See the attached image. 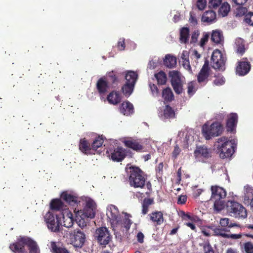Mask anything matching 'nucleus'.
Masks as SVG:
<instances>
[{
    "label": "nucleus",
    "mask_w": 253,
    "mask_h": 253,
    "mask_svg": "<svg viewBox=\"0 0 253 253\" xmlns=\"http://www.w3.org/2000/svg\"><path fill=\"white\" fill-rule=\"evenodd\" d=\"M253 199V188L252 187H247L244 195V200L245 201L252 200Z\"/></svg>",
    "instance_id": "nucleus-48"
},
{
    "label": "nucleus",
    "mask_w": 253,
    "mask_h": 253,
    "mask_svg": "<svg viewBox=\"0 0 253 253\" xmlns=\"http://www.w3.org/2000/svg\"><path fill=\"white\" fill-rule=\"evenodd\" d=\"M107 99L110 104L117 105L121 102L122 96L119 91H112L107 95Z\"/></svg>",
    "instance_id": "nucleus-26"
},
{
    "label": "nucleus",
    "mask_w": 253,
    "mask_h": 253,
    "mask_svg": "<svg viewBox=\"0 0 253 253\" xmlns=\"http://www.w3.org/2000/svg\"><path fill=\"white\" fill-rule=\"evenodd\" d=\"M150 220L155 225H161L164 220L163 213L160 211H155L148 215Z\"/></svg>",
    "instance_id": "nucleus-24"
},
{
    "label": "nucleus",
    "mask_w": 253,
    "mask_h": 253,
    "mask_svg": "<svg viewBox=\"0 0 253 253\" xmlns=\"http://www.w3.org/2000/svg\"><path fill=\"white\" fill-rule=\"evenodd\" d=\"M126 45L125 42V39L121 38L117 43V47L119 50H124L125 49Z\"/></svg>",
    "instance_id": "nucleus-56"
},
{
    "label": "nucleus",
    "mask_w": 253,
    "mask_h": 253,
    "mask_svg": "<svg viewBox=\"0 0 253 253\" xmlns=\"http://www.w3.org/2000/svg\"><path fill=\"white\" fill-rule=\"evenodd\" d=\"M79 147V150L85 155H88L95 154L92 151L90 143L85 138H81L80 140Z\"/></svg>",
    "instance_id": "nucleus-21"
},
{
    "label": "nucleus",
    "mask_w": 253,
    "mask_h": 253,
    "mask_svg": "<svg viewBox=\"0 0 253 253\" xmlns=\"http://www.w3.org/2000/svg\"><path fill=\"white\" fill-rule=\"evenodd\" d=\"M213 232L215 235L221 236L225 238L237 239L242 237V235L240 234H226L225 233V230L219 227L215 228L213 229Z\"/></svg>",
    "instance_id": "nucleus-22"
},
{
    "label": "nucleus",
    "mask_w": 253,
    "mask_h": 253,
    "mask_svg": "<svg viewBox=\"0 0 253 253\" xmlns=\"http://www.w3.org/2000/svg\"><path fill=\"white\" fill-rule=\"evenodd\" d=\"M125 78L126 83H129L135 84L138 79V74L136 72L133 71H126L125 72Z\"/></svg>",
    "instance_id": "nucleus-30"
},
{
    "label": "nucleus",
    "mask_w": 253,
    "mask_h": 253,
    "mask_svg": "<svg viewBox=\"0 0 253 253\" xmlns=\"http://www.w3.org/2000/svg\"><path fill=\"white\" fill-rule=\"evenodd\" d=\"M244 249L246 253H253V244L251 242L245 243Z\"/></svg>",
    "instance_id": "nucleus-51"
},
{
    "label": "nucleus",
    "mask_w": 253,
    "mask_h": 253,
    "mask_svg": "<svg viewBox=\"0 0 253 253\" xmlns=\"http://www.w3.org/2000/svg\"><path fill=\"white\" fill-rule=\"evenodd\" d=\"M209 37V35L207 34L204 35V36L202 37L200 41V45L201 46H204L205 44V43L208 42Z\"/></svg>",
    "instance_id": "nucleus-62"
},
{
    "label": "nucleus",
    "mask_w": 253,
    "mask_h": 253,
    "mask_svg": "<svg viewBox=\"0 0 253 253\" xmlns=\"http://www.w3.org/2000/svg\"><path fill=\"white\" fill-rule=\"evenodd\" d=\"M95 238L100 245L105 246L110 242L111 236L106 227H102L96 230Z\"/></svg>",
    "instance_id": "nucleus-8"
},
{
    "label": "nucleus",
    "mask_w": 253,
    "mask_h": 253,
    "mask_svg": "<svg viewBox=\"0 0 253 253\" xmlns=\"http://www.w3.org/2000/svg\"><path fill=\"white\" fill-rule=\"evenodd\" d=\"M96 87L100 96L102 97L107 93L108 89L111 87L106 81L105 78L101 77L97 81Z\"/></svg>",
    "instance_id": "nucleus-18"
},
{
    "label": "nucleus",
    "mask_w": 253,
    "mask_h": 253,
    "mask_svg": "<svg viewBox=\"0 0 253 253\" xmlns=\"http://www.w3.org/2000/svg\"><path fill=\"white\" fill-rule=\"evenodd\" d=\"M64 204L60 199H54L50 203V208L51 210L60 211L64 209Z\"/></svg>",
    "instance_id": "nucleus-31"
},
{
    "label": "nucleus",
    "mask_w": 253,
    "mask_h": 253,
    "mask_svg": "<svg viewBox=\"0 0 253 253\" xmlns=\"http://www.w3.org/2000/svg\"><path fill=\"white\" fill-rule=\"evenodd\" d=\"M120 112L124 115L128 116L133 113V105L129 101L124 102L119 108Z\"/></svg>",
    "instance_id": "nucleus-27"
},
{
    "label": "nucleus",
    "mask_w": 253,
    "mask_h": 253,
    "mask_svg": "<svg viewBox=\"0 0 253 253\" xmlns=\"http://www.w3.org/2000/svg\"><path fill=\"white\" fill-rule=\"evenodd\" d=\"M164 164L163 163H160L156 167V174L158 175L161 176L163 171Z\"/></svg>",
    "instance_id": "nucleus-58"
},
{
    "label": "nucleus",
    "mask_w": 253,
    "mask_h": 253,
    "mask_svg": "<svg viewBox=\"0 0 253 253\" xmlns=\"http://www.w3.org/2000/svg\"><path fill=\"white\" fill-rule=\"evenodd\" d=\"M44 219L48 229L51 232L58 233L61 231L62 224L59 215H54L52 212L48 211L44 215Z\"/></svg>",
    "instance_id": "nucleus-6"
},
{
    "label": "nucleus",
    "mask_w": 253,
    "mask_h": 253,
    "mask_svg": "<svg viewBox=\"0 0 253 253\" xmlns=\"http://www.w3.org/2000/svg\"><path fill=\"white\" fill-rule=\"evenodd\" d=\"M215 79L213 81V84L215 85H223L225 82V78L220 74L214 76Z\"/></svg>",
    "instance_id": "nucleus-49"
},
{
    "label": "nucleus",
    "mask_w": 253,
    "mask_h": 253,
    "mask_svg": "<svg viewBox=\"0 0 253 253\" xmlns=\"http://www.w3.org/2000/svg\"><path fill=\"white\" fill-rule=\"evenodd\" d=\"M63 226L67 227H71L74 223L72 213L69 211L68 212L66 215H63Z\"/></svg>",
    "instance_id": "nucleus-39"
},
{
    "label": "nucleus",
    "mask_w": 253,
    "mask_h": 253,
    "mask_svg": "<svg viewBox=\"0 0 253 253\" xmlns=\"http://www.w3.org/2000/svg\"><path fill=\"white\" fill-rule=\"evenodd\" d=\"M27 237H22L18 238L16 242L10 245V249L15 253H25V246L26 245L24 243L23 240L27 239Z\"/></svg>",
    "instance_id": "nucleus-16"
},
{
    "label": "nucleus",
    "mask_w": 253,
    "mask_h": 253,
    "mask_svg": "<svg viewBox=\"0 0 253 253\" xmlns=\"http://www.w3.org/2000/svg\"><path fill=\"white\" fill-rule=\"evenodd\" d=\"M177 63L176 58L170 54H167L165 56L164 60V65L169 68H172L176 66Z\"/></svg>",
    "instance_id": "nucleus-34"
},
{
    "label": "nucleus",
    "mask_w": 253,
    "mask_h": 253,
    "mask_svg": "<svg viewBox=\"0 0 253 253\" xmlns=\"http://www.w3.org/2000/svg\"><path fill=\"white\" fill-rule=\"evenodd\" d=\"M251 69V64L247 57L243 58L242 60L238 62L236 68V74L240 76H244L248 74Z\"/></svg>",
    "instance_id": "nucleus-14"
},
{
    "label": "nucleus",
    "mask_w": 253,
    "mask_h": 253,
    "mask_svg": "<svg viewBox=\"0 0 253 253\" xmlns=\"http://www.w3.org/2000/svg\"><path fill=\"white\" fill-rule=\"evenodd\" d=\"M104 141V138L102 135L96 137L91 145L92 151L94 152L98 148L101 147Z\"/></svg>",
    "instance_id": "nucleus-37"
},
{
    "label": "nucleus",
    "mask_w": 253,
    "mask_h": 253,
    "mask_svg": "<svg viewBox=\"0 0 253 253\" xmlns=\"http://www.w3.org/2000/svg\"><path fill=\"white\" fill-rule=\"evenodd\" d=\"M230 10V6L228 2H223L218 9L219 15L227 16Z\"/></svg>",
    "instance_id": "nucleus-42"
},
{
    "label": "nucleus",
    "mask_w": 253,
    "mask_h": 253,
    "mask_svg": "<svg viewBox=\"0 0 253 253\" xmlns=\"http://www.w3.org/2000/svg\"><path fill=\"white\" fill-rule=\"evenodd\" d=\"M225 206L230 216L238 219H244L247 217V210L241 204L234 200H228Z\"/></svg>",
    "instance_id": "nucleus-3"
},
{
    "label": "nucleus",
    "mask_w": 253,
    "mask_h": 253,
    "mask_svg": "<svg viewBox=\"0 0 253 253\" xmlns=\"http://www.w3.org/2000/svg\"><path fill=\"white\" fill-rule=\"evenodd\" d=\"M206 4L207 1L206 0H197V7L200 10H203L205 8Z\"/></svg>",
    "instance_id": "nucleus-54"
},
{
    "label": "nucleus",
    "mask_w": 253,
    "mask_h": 253,
    "mask_svg": "<svg viewBox=\"0 0 253 253\" xmlns=\"http://www.w3.org/2000/svg\"><path fill=\"white\" fill-rule=\"evenodd\" d=\"M187 93L188 95L191 96L193 95L195 92V89L194 86V84L193 82H190L188 84L187 86Z\"/></svg>",
    "instance_id": "nucleus-52"
},
{
    "label": "nucleus",
    "mask_w": 253,
    "mask_h": 253,
    "mask_svg": "<svg viewBox=\"0 0 253 253\" xmlns=\"http://www.w3.org/2000/svg\"><path fill=\"white\" fill-rule=\"evenodd\" d=\"M137 240L139 243L144 242V234L141 232H139L136 235Z\"/></svg>",
    "instance_id": "nucleus-61"
},
{
    "label": "nucleus",
    "mask_w": 253,
    "mask_h": 253,
    "mask_svg": "<svg viewBox=\"0 0 253 253\" xmlns=\"http://www.w3.org/2000/svg\"><path fill=\"white\" fill-rule=\"evenodd\" d=\"M50 247L52 253H71L66 247L63 245L60 246L55 242H51Z\"/></svg>",
    "instance_id": "nucleus-28"
},
{
    "label": "nucleus",
    "mask_w": 253,
    "mask_h": 253,
    "mask_svg": "<svg viewBox=\"0 0 253 253\" xmlns=\"http://www.w3.org/2000/svg\"><path fill=\"white\" fill-rule=\"evenodd\" d=\"M126 149L122 147L118 146L115 148L111 153V159L115 162H122L126 157Z\"/></svg>",
    "instance_id": "nucleus-17"
},
{
    "label": "nucleus",
    "mask_w": 253,
    "mask_h": 253,
    "mask_svg": "<svg viewBox=\"0 0 253 253\" xmlns=\"http://www.w3.org/2000/svg\"><path fill=\"white\" fill-rule=\"evenodd\" d=\"M171 77V84L176 94H180L182 93L183 83L179 77V72L177 71H173L169 73Z\"/></svg>",
    "instance_id": "nucleus-11"
},
{
    "label": "nucleus",
    "mask_w": 253,
    "mask_h": 253,
    "mask_svg": "<svg viewBox=\"0 0 253 253\" xmlns=\"http://www.w3.org/2000/svg\"><path fill=\"white\" fill-rule=\"evenodd\" d=\"M223 125L218 122H214L211 125L204 124L202 126V133L206 140L220 135L223 131Z\"/></svg>",
    "instance_id": "nucleus-4"
},
{
    "label": "nucleus",
    "mask_w": 253,
    "mask_h": 253,
    "mask_svg": "<svg viewBox=\"0 0 253 253\" xmlns=\"http://www.w3.org/2000/svg\"><path fill=\"white\" fill-rule=\"evenodd\" d=\"M126 171L131 187L143 188L146 182L147 176L144 172L138 167L126 165Z\"/></svg>",
    "instance_id": "nucleus-1"
},
{
    "label": "nucleus",
    "mask_w": 253,
    "mask_h": 253,
    "mask_svg": "<svg viewBox=\"0 0 253 253\" xmlns=\"http://www.w3.org/2000/svg\"><path fill=\"white\" fill-rule=\"evenodd\" d=\"M201 20L203 22H207L209 24H212L216 21V17H201Z\"/></svg>",
    "instance_id": "nucleus-53"
},
{
    "label": "nucleus",
    "mask_w": 253,
    "mask_h": 253,
    "mask_svg": "<svg viewBox=\"0 0 253 253\" xmlns=\"http://www.w3.org/2000/svg\"><path fill=\"white\" fill-rule=\"evenodd\" d=\"M211 200L223 199L226 196V191L222 187L218 186L211 187Z\"/></svg>",
    "instance_id": "nucleus-20"
},
{
    "label": "nucleus",
    "mask_w": 253,
    "mask_h": 253,
    "mask_svg": "<svg viewBox=\"0 0 253 253\" xmlns=\"http://www.w3.org/2000/svg\"><path fill=\"white\" fill-rule=\"evenodd\" d=\"M226 57L219 49L213 50L211 60V65L212 68L219 71H224L225 69Z\"/></svg>",
    "instance_id": "nucleus-5"
},
{
    "label": "nucleus",
    "mask_w": 253,
    "mask_h": 253,
    "mask_svg": "<svg viewBox=\"0 0 253 253\" xmlns=\"http://www.w3.org/2000/svg\"><path fill=\"white\" fill-rule=\"evenodd\" d=\"M61 197L70 205L76 204L80 202L78 201L77 197L69 194L67 192H63L61 195Z\"/></svg>",
    "instance_id": "nucleus-32"
},
{
    "label": "nucleus",
    "mask_w": 253,
    "mask_h": 253,
    "mask_svg": "<svg viewBox=\"0 0 253 253\" xmlns=\"http://www.w3.org/2000/svg\"><path fill=\"white\" fill-rule=\"evenodd\" d=\"M150 89L153 94H158L159 93V89L156 85L154 84H150Z\"/></svg>",
    "instance_id": "nucleus-63"
},
{
    "label": "nucleus",
    "mask_w": 253,
    "mask_h": 253,
    "mask_svg": "<svg viewBox=\"0 0 253 253\" xmlns=\"http://www.w3.org/2000/svg\"><path fill=\"white\" fill-rule=\"evenodd\" d=\"M221 226L223 227H228L231 228L235 226H238V224L236 223L230 222V220L228 218H221L219 222Z\"/></svg>",
    "instance_id": "nucleus-47"
},
{
    "label": "nucleus",
    "mask_w": 253,
    "mask_h": 253,
    "mask_svg": "<svg viewBox=\"0 0 253 253\" xmlns=\"http://www.w3.org/2000/svg\"><path fill=\"white\" fill-rule=\"evenodd\" d=\"M107 215L109 219L112 226H114L120 221L119 219L121 216L118 208L114 205H111L107 208Z\"/></svg>",
    "instance_id": "nucleus-12"
},
{
    "label": "nucleus",
    "mask_w": 253,
    "mask_h": 253,
    "mask_svg": "<svg viewBox=\"0 0 253 253\" xmlns=\"http://www.w3.org/2000/svg\"><path fill=\"white\" fill-rule=\"evenodd\" d=\"M131 217V215L130 214L125 212L124 218L122 219V217H121L119 219L120 222L117 223L116 225H114V226L117 227L118 226H120L121 227H124L126 231H128L132 223V221L129 219Z\"/></svg>",
    "instance_id": "nucleus-25"
},
{
    "label": "nucleus",
    "mask_w": 253,
    "mask_h": 253,
    "mask_svg": "<svg viewBox=\"0 0 253 253\" xmlns=\"http://www.w3.org/2000/svg\"><path fill=\"white\" fill-rule=\"evenodd\" d=\"M217 142L221 143L217 146V150L221 159H225L232 156L235 152L237 144L235 139L229 140L225 136L218 139Z\"/></svg>",
    "instance_id": "nucleus-2"
},
{
    "label": "nucleus",
    "mask_w": 253,
    "mask_h": 253,
    "mask_svg": "<svg viewBox=\"0 0 253 253\" xmlns=\"http://www.w3.org/2000/svg\"><path fill=\"white\" fill-rule=\"evenodd\" d=\"M154 204L153 198H144L142 203V214L143 215L146 214L148 212L149 206Z\"/></svg>",
    "instance_id": "nucleus-35"
},
{
    "label": "nucleus",
    "mask_w": 253,
    "mask_h": 253,
    "mask_svg": "<svg viewBox=\"0 0 253 253\" xmlns=\"http://www.w3.org/2000/svg\"><path fill=\"white\" fill-rule=\"evenodd\" d=\"M238 117L236 113H232L228 116L226 124V127L227 131L233 132L235 130L238 123Z\"/></svg>",
    "instance_id": "nucleus-19"
},
{
    "label": "nucleus",
    "mask_w": 253,
    "mask_h": 253,
    "mask_svg": "<svg viewBox=\"0 0 253 253\" xmlns=\"http://www.w3.org/2000/svg\"><path fill=\"white\" fill-rule=\"evenodd\" d=\"M175 115L173 109L169 105H166L164 110V117L166 119H171L174 118Z\"/></svg>",
    "instance_id": "nucleus-43"
},
{
    "label": "nucleus",
    "mask_w": 253,
    "mask_h": 253,
    "mask_svg": "<svg viewBox=\"0 0 253 253\" xmlns=\"http://www.w3.org/2000/svg\"><path fill=\"white\" fill-rule=\"evenodd\" d=\"M194 154L197 159H207L211 157V151L204 145L197 146Z\"/></svg>",
    "instance_id": "nucleus-15"
},
{
    "label": "nucleus",
    "mask_w": 253,
    "mask_h": 253,
    "mask_svg": "<svg viewBox=\"0 0 253 253\" xmlns=\"http://www.w3.org/2000/svg\"><path fill=\"white\" fill-rule=\"evenodd\" d=\"M221 2L222 0H210L209 7L216 9L221 4Z\"/></svg>",
    "instance_id": "nucleus-50"
},
{
    "label": "nucleus",
    "mask_w": 253,
    "mask_h": 253,
    "mask_svg": "<svg viewBox=\"0 0 253 253\" xmlns=\"http://www.w3.org/2000/svg\"><path fill=\"white\" fill-rule=\"evenodd\" d=\"M236 52L240 55H243L246 51L245 41L241 38H238L235 41Z\"/></svg>",
    "instance_id": "nucleus-33"
},
{
    "label": "nucleus",
    "mask_w": 253,
    "mask_h": 253,
    "mask_svg": "<svg viewBox=\"0 0 253 253\" xmlns=\"http://www.w3.org/2000/svg\"><path fill=\"white\" fill-rule=\"evenodd\" d=\"M187 199V196L184 195H181L178 198L177 204H184Z\"/></svg>",
    "instance_id": "nucleus-59"
},
{
    "label": "nucleus",
    "mask_w": 253,
    "mask_h": 253,
    "mask_svg": "<svg viewBox=\"0 0 253 253\" xmlns=\"http://www.w3.org/2000/svg\"><path fill=\"white\" fill-rule=\"evenodd\" d=\"M189 36V30L188 28L183 27L180 32V41L181 42L186 43Z\"/></svg>",
    "instance_id": "nucleus-41"
},
{
    "label": "nucleus",
    "mask_w": 253,
    "mask_h": 253,
    "mask_svg": "<svg viewBox=\"0 0 253 253\" xmlns=\"http://www.w3.org/2000/svg\"><path fill=\"white\" fill-rule=\"evenodd\" d=\"M23 241L28 247L29 253H40V250L36 242L29 237H27V239H24Z\"/></svg>",
    "instance_id": "nucleus-29"
},
{
    "label": "nucleus",
    "mask_w": 253,
    "mask_h": 253,
    "mask_svg": "<svg viewBox=\"0 0 253 253\" xmlns=\"http://www.w3.org/2000/svg\"><path fill=\"white\" fill-rule=\"evenodd\" d=\"M155 77L156 78L159 84H165L167 80V75L163 71H160L155 74Z\"/></svg>",
    "instance_id": "nucleus-44"
},
{
    "label": "nucleus",
    "mask_w": 253,
    "mask_h": 253,
    "mask_svg": "<svg viewBox=\"0 0 253 253\" xmlns=\"http://www.w3.org/2000/svg\"><path fill=\"white\" fill-rule=\"evenodd\" d=\"M103 77L105 78L106 81L111 87H115L119 83L118 76L115 71L108 73L106 76Z\"/></svg>",
    "instance_id": "nucleus-23"
},
{
    "label": "nucleus",
    "mask_w": 253,
    "mask_h": 253,
    "mask_svg": "<svg viewBox=\"0 0 253 253\" xmlns=\"http://www.w3.org/2000/svg\"><path fill=\"white\" fill-rule=\"evenodd\" d=\"M162 96L165 101L167 102H171L174 100L173 93L171 88L169 87L163 89L162 92Z\"/></svg>",
    "instance_id": "nucleus-38"
},
{
    "label": "nucleus",
    "mask_w": 253,
    "mask_h": 253,
    "mask_svg": "<svg viewBox=\"0 0 253 253\" xmlns=\"http://www.w3.org/2000/svg\"><path fill=\"white\" fill-rule=\"evenodd\" d=\"M135 84L129 83H126L122 87L123 93L126 97H129L132 93Z\"/></svg>",
    "instance_id": "nucleus-36"
},
{
    "label": "nucleus",
    "mask_w": 253,
    "mask_h": 253,
    "mask_svg": "<svg viewBox=\"0 0 253 253\" xmlns=\"http://www.w3.org/2000/svg\"><path fill=\"white\" fill-rule=\"evenodd\" d=\"M214 201V209L217 211H221L224 208L225 203L223 199L212 200Z\"/></svg>",
    "instance_id": "nucleus-46"
},
{
    "label": "nucleus",
    "mask_w": 253,
    "mask_h": 253,
    "mask_svg": "<svg viewBox=\"0 0 253 253\" xmlns=\"http://www.w3.org/2000/svg\"><path fill=\"white\" fill-rule=\"evenodd\" d=\"M211 68L209 65V61L206 59L204 64L197 75V81L199 83L207 84L208 82V78L210 75Z\"/></svg>",
    "instance_id": "nucleus-13"
},
{
    "label": "nucleus",
    "mask_w": 253,
    "mask_h": 253,
    "mask_svg": "<svg viewBox=\"0 0 253 253\" xmlns=\"http://www.w3.org/2000/svg\"><path fill=\"white\" fill-rule=\"evenodd\" d=\"M204 250L205 253H214L212 248L210 244L204 246Z\"/></svg>",
    "instance_id": "nucleus-60"
},
{
    "label": "nucleus",
    "mask_w": 253,
    "mask_h": 253,
    "mask_svg": "<svg viewBox=\"0 0 253 253\" xmlns=\"http://www.w3.org/2000/svg\"><path fill=\"white\" fill-rule=\"evenodd\" d=\"M125 146L136 152H145L143 143L140 139L128 137L123 141Z\"/></svg>",
    "instance_id": "nucleus-10"
},
{
    "label": "nucleus",
    "mask_w": 253,
    "mask_h": 253,
    "mask_svg": "<svg viewBox=\"0 0 253 253\" xmlns=\"http://www.w3.org/2000/svg\"><path fill=\"white\" fill-rule=\"evenodd\" d=\"M244 21L249 25L253 26V17H246Z\"/></svg>",
    "instance_id": "nucleus-64"
},
{
    "label": "nucleus",
    "mask_w": 253,
    "mask_h": 253,
    "mask_svg": "<svg viewBox=\"0 0 253 253\" xmlns=\"http://www.w3.org/2000/svg\"><path fill=\"white\" fill-rule=\"evenodd\" d=\"M181 152V149L178 146V145H175L174 147L173 151L172 153V157L174 159H176L177 156L179 155Z\"/></svg>",
    "instance_id": "nucleus-55"
},
{
    "label": "nucleus",
    "mask_w": 253,
    "mask_h": 253,
    "mask_svg": "<svg viewBox=\"0 0 253 253\" xmlns=\"http://www.w3.org/2000/svg\"><path fill=\"white\" fill-rule=\"evenodd\" d=\"M86 236L84 232L80 229H76L70 235L71 244L75 248H81L84 245Z\"/></svg>",
    "instance_id": "nucleus-9"
},
{
    "label": "nucleus",
    "mask_w": 253,
    "mask_h": 253,
    "mask_svg": "<svg viewBox=\"0 0 253 253\" xmlns=\"http://www.w3.org/2000/svg\"><path fill=\"white\" fill-rule=\"evenodd\" d=\"M182 65L183 67L186 70L190 71L191 70V66L189 59L187 58H184L182 57Z\"/></svg>",
    "instance_id": "nucleus-57"
},
{
    "label": "nucleus",
    "mask_w": 253,
    "mask_h": 253,
    "mask_svg": "<svg viewBox=\"0 0 253 253\" xmlns=\"http://www.w3.org/2000/svg\"><path fill=\"white\" fill-rule=\"evenodd\" d=\"M211 40L215 43H220L223 41L222 32L218 30L213 31L211 36Z\"/></svg>",
    "instance_id": "nucleus-40"
},
{
    "label": "nucleus",
    "mask_w": 253,
    "mask_h": 253,
    "mask_svg": "<svg viewBox=\"0 0 253 253\" xmlns=\"http://www.w3.org/2000/svg\"><path fill=\"white\" fill-rule=\"evenodd\" d=\"M236 16H253V12H248L246 7L239 6L237 8Z\"/></svg>",
    "instance_id": "nucleus-45"
},
{
    "label": "nucleus",
    "mask_w": 253,
    "mask_h": 253,
    "mask_svg": "<svg viewBox=\"0 0 253 253\" xmlns=\"http://www.w3.org/2000/svg\"><path fill=\"white\" fill-rule=\"evenodd\" d=\"M96 204L91 199L86 201L85 205L83 210L78 211V214L82 219L85 218H93L95 215Z\"/></svg>",
    "instance_id": "nucleus-7"
}]
</instances>
